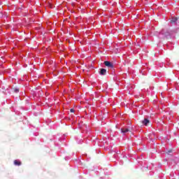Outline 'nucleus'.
Instances as JSON below:
<instances>
[{
	"label": "nucleus",
	"instance_id": "6",
	"mask_svg": "<svg viewBox=\"0 0 179 179\" xmlns=\"http://www.w3.org/2000/svg\"><path fill=\"white\" fill-rule=\"evenodd\" d=\"M15 166H22V162L17 159L14 160Z\"/></svg>",
	"mask_w": 179,
	"mask_h": 179
},
{
	"label": "nucleus",
	"instance_id": "2",
	"mask_svg": "<svg viewBox=\"0 0 179 179\" xmlns=\"http://www.w3.org/2000/svg\"><path fill=\"white\" fill-rule=\"evenodd\" d=\"M104 65L106 66H108V68H114V64H113V63H111L108 61L104 62Z\"/></svg>",
	"mask_w": 179,
	"mask_h": 179
},
{
	"label": "nucleus",
	"instance_id": "5",
	"mask_svg": "<svg viewBox=\"0 0 179 179\" xmlns=\"http://www.w3.org/2000/svg\"><path fill=\"white\" fill-rule=\"evenodd\" d=\"M100 75L104 76L106 73H107V70L105 69H101L99 71Z\"/></svg>",
	"mask_w": 179,
	"mask_h": 179
},
{
	"label": "nucleus",
	"instance_id": "1",
	"mask_svg": "<svg viewBox=\"0 0 179 179\" xmlns=\"http://www.w3.org/2000/svg\"><path fill=\"white\" fill-rule=\"evenodd\" d=\"M142 124L145 127H148V125H150V120H149V119H144L142 121Z\"/></svg>",
	"mask_w": 179,
	"mask_h": 179
},
{
	"label": "nucleus",
	"instance_id": "9",
	"mask_svg": "<svg viewBox=\"0 0 179 179\" xmlns=\"http://www.w3.org/2000/svg\"><path fill=\"white\" fill-rule=\"evenodd\" d=\"M171 152H173V150H170L167 152L168 155H170V153H171Z\"/></svg>",
	"mask_w": 179,
	"mask_h": 179
},
{
	"label": "nucleus",
	"instance_id": "7",
	"mask_svg": "<svg viewBox=\"0 0 179 179\" xmlns=\"http://www.w3.org/2000/svg\"><path fill=\"white\" fill-rule=\"evenodd\" d=\"M178 20V19L177 17H172V19L171 20V23H176V22H177Z\"/></svg>",
	"mask_w": 179,
	"mask_h": 179
},
{
	"label": "nucleus",
	"instance_id": "4",
	"mask_svg": "<svg viewBox=\"0 0 179 179\" xmlns=\"http://www.w3.org/2000/svg\"><path fill=\"white\" fill-rule=\"evenodd\" d=\"M121 132L122 134H127V132H131V130H129L128 128H122Z\"/></svg>",
	"mask_w": 179,
	"mask_h": 179
},
{
	"label": "nucleus",
	"instance_id": "8",
	"mask_svg": "<svg viewBox=\"0 0 179 179\" xmlns=\"http://www.w3.org/2000/svg\"><path fill=\"white\" fill-rule=\"evenodd\" d=\"M13 92L15 93H19V88H13Z\"/></svg>",
	"mask_w": 179,
	"mask_h": 179
},
{
	"label": "nucleus",
	"instance_id": "10",
	"mask_svg": "<svg viewBox=\"0 0 179 179\" xmlns=\"http://www.w3.org/2000/svg\"><path fill=\"white\" fill-rule=\"evenodd\" d=\"M70 113H75V110L71 109V110H70Z\"/></svg>",
	"mask_w": 179,
	"mask_h": 179
},
{
	"label": "nucleus",
	"instance_id": "3",
	"mask_svg": "<svg viewBox=\"0 0 179 179\" xmlns=\"http://www.w3.org/2000/svg\"><path fill=\"white\" fill-rule=\"evenodd\" d=\"M162 34H164L165 37H169V36H170V32L167 31L166 29H163Z\"/></svg>",
	"mask_w": 179,
	"mask_h": 179
}]
</instances>
